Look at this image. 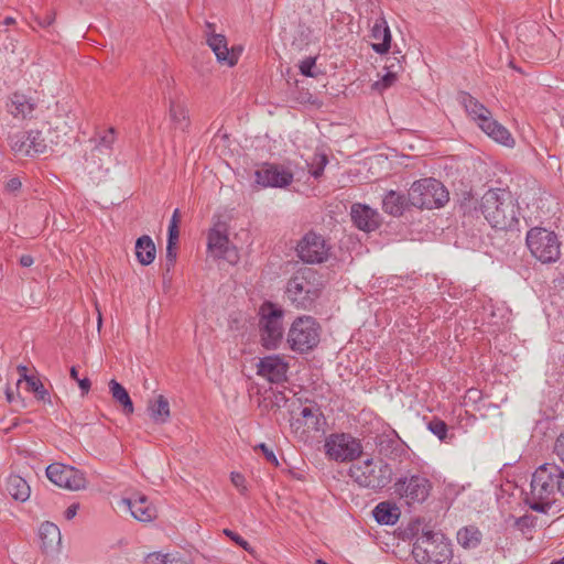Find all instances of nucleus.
Here are the masks:
<instances>
[{"mask_svg": "<svg viewBox=\"0 0 564 564\" xmlns=\"http://www.w3.org/2000/svg\"><path fill=\"white\" fill-rule=\"evenodd\" d=\"M479 207L485 219L495 229L508 230L519 223V206L510 191H487L480 199Z\"/></svg>", "mask_w": 564, "mask_h": 564, "instance_id": "1", "label": "nucleus"}, {"mask_svg": "<svg viewBox=\"0 0 564 564\" xmlns=\"http://www.w3.org/2000/svg\"><path fill=\"white\" fill-rule=\"evenodd\" d=\"M562 479V468L553 463L539 466L532 475L531 491L525 499L534 511L545 513L555 501Z\"/></svg>", "mask_w": 564, "mask_h": 564, "instance_id": "2", "label": "nucleus"}, {"mask_svg": "<svg viewBox=\"0 0 564 564\" xmlns=\"http://www.w3.org/2000/svg\"><path fill=\"white\" fill-rule=\"evenodd\" d=\"M324 289L321 275L315 269L301 268L288 281L285 295L296 308L310 310Z\"/></svg>", "mask_w": 564, "mask_h": 564, "instance_id": "3", "label": "nucleus"}, {"mask_svg": "<svg viewBox=\"0 0 564 564\" xmlns=\"http://www.w3.org/2000/svg\"><path fill=\"white\" fill-rule=\"evenodd\" d=\"M459 102L471 120L492 140L506 147H512L514 139L509 130L495 120L488 108L468 93H460Z\"/></svg>", "mask_w": 564, "mask_h": 564, "instance_id": "4", "label": "nucleus"}, {"mask_svg": "<svg viewBox=\"0 0 564 564\" xmlns=\"http://www.w3.org/2000/svg\"><path fill=\"white\" fill-rule=\"evenodd\" d=\"M348 475L359 487L378 491L390 484L393 471L387 462L368 457L352 463Z\"/></svg>", "mask_w": 564, "mask_h": 564, "instance_id": "5", "label": "nucleus"}, {"mask_svg": "<svg viewBox=\"0 0 564 564\" xmlns=\"http://www.w3.org/2000/svg\"><path fill=\"white\" fill-rule=\"evenodd\" d=\"M412 554L419 564H446L453 553L451 543L444 534L429 530L416 538Z\"/></svg>", "mask_w": 564, "mask_h": 564, "instance_id": "6", "label": "nucleus"}, {"mask_svg": "<svg viewBox=\"0 0 564 564\" xmlns=\"http://www.w3.org/2000/svg\"><path fill=\"white\" fill-rule=\"evenodd\" d=\"M325 424L326 420L321 406L314 401L306 400L291 413V432L302 442H307L316 433L324 432Z\"/></svg>", "mask_w": 564, "mask_h": 564, "instance_id": "7", "label": "nucleus"}, {"mask_svg": "<svg viewBox=\"0 0 564 564\" xmlns=\"http://www.w3.org/2000/svg\"><path fill=\"white\" fill-rule=\"evenodd\" d=\"M411 206L420 209L443 207L449 199L448 191L433 177L415 181L408 192Z\"/></svg>", "mask_w": 564, "mask_h": 564, "instance_id": "8", "label": "nucleus"}, {"mask_svg": "<svg viewBox=\"0 0 564 564\" xmlns=\"http://www.w3.org/2000/svg\"><path fill=\"white\" fill-rule=\"evenodd\" d=\"M258 315L259 334L263 347L276 349L284 336L283 310L271 302H264L259 307Z\"/></svg>", "mask_w": 564, "mask_h": 564, "instance_id": "9", "label": "nucleus"}, {"mask_svg": "<svg viewBox=\"0 0 564 564\" xmlns=\"http://www.w3.org/2000/svg\"><path fill=\"white\" fill-rule=\"evenodd\" d=\"M321 330V325L314 317H296L288 332V345L293 351L307 352L318 345Z\"/></svg>", "mask_w": 564, "mask_h": 564, "instance_id": "10", "label": "nucleus"}, {"mask_svg": "<svg viewBox=\"0 0 564 564\" xmlns=\"http://www.w3.org/2000/svg\"><path fill=\"white\" fill-rule=\"evenodd\" d=\"M525 240L531 254L540 262L553 263L560 259L561 243L553 231L534 227L528 231Z\"/></svg>", "mask_w": 564, "mask_h": 564, "instance_id": "11", "label": "nucleus"}, {"mask_svg": "<svg viewBox=\"0 0 564 564\" xmlns=\"http://www.w3.org/2000/svg\"><path fill=\"white\" fill-rule=\"evenodd\" d=\"M325 454L335 462H354L362 454L360 441L348 433L329 434L324 444Z\"/></svg>", "mask_w": 564, "mask_h": 564, "instance_id": "12", "label": "nucleus"}, {"mask_svg": "<svg viewBox=\"0 0 564 564\" xmlns=\"http://www.w3.org/2000/svg\"><path fill=\"white\" fill-rule=\"evenodd\" d=\"M393 489L406 505L422 503L429 498L432 484L425 476L416 474L400 477L394 482Z\"/></svg>", "mask_w": 564, "mask_h": 564, "instance_id": "13", "label": "nucleus"}, {"mask_svg": "<svg viewBox=\"0 0 564 564\" xmlns=\"http://www.w3.org/2000/svg\"><path fill=\"white\" fill-rule=\"evenodd\" d=\"M47 478L61 488L72 491L86 487L85 475L77 468L59 463H54L46 468Z\"/></svg>", "mask_w": 564, "mask_h": 564, "instance_id": "14", "label": "nucleus"}, {"mask_svg": "<svg viewBox=\"0 0 564 564\" xmlns=\"http://www.w3.org/2000/svg\"><path fill=\"white\" fill-rule=\"evenodd\" d=\"M329 246L325 239L313 231L307 232L297 243L299 258L306 263H322L329 257Z\"/></svg>", "mask_w": 564, "mask_h": 564, "instance_id": "15", "label": "nucleus"}, {"mask_svg": "<svg viewBox=\"0 0 564 564\" xmlns=\"http://www.w3.org/2000/svg\"><path fill=\"white\" fill-rule=\"evenodd\" d=\"M208 252L216 259H225L234 263L238 259L237 250L230 245L226 224H216L208 232Z\"/></svg>", "mask_w": 564, "mask_h": 564, "instance_id": "16", "label": "nucleus"}, {"mask_svg": "<svg viewBox=\"0 0 564 564\" xmlns=\"http://www.w3.org/2000/svg\"><path fill=\"white\" fill-rule=\"evenodd\" d=\"M256 182L263 187H285L293 181V174L278 165H264L254 173Z\"/></svg>", "mask_w": 564, "mask_h": 564, "instance_id": "17", "label": "nucleus"}, {"mask_svg": "<svg viewBox=\"0 0 564 564\" xmlns=\"http://www.w3.org/2000/svg\"><path fill=\"white\" fill-rule=\"evenodd\" d=\"M120 505L138 521L151 522L156 518L155 507L142 494H135L132 498H122Z\"/></svg>", "mask_w": 564, "mask_h": 564, "instance_id": "18", "label": "nucleus"}, {"mask_svg": "<svg viewBox=\"0 0 564 564\" xmlns=\"http://www.w3.org/2000/svg\"><path fill=\"white\" fill-rule=\"evenodd\" d=\"M258 375L272 383H280L286 379L288 364L278 355L267 356L258 362Z\"/></svg>", "mask_w": 564, "mask_h": 564, "instance_id": "19", "label": "nucleus"}, {"mask_svg": "<svg viewBox=\"0 0 564 564\" xmlns=\"http://www.w3.org/2000/svg\"><path fill=\"white\" fill-rule=\"evenodd\" d=\"M351 219L356 227L364 231H373L380 226V216L368 205L356 203L351 206Z\"/></svg>", "mask_w": 564, "mask_h": 564, "instance_id": "20", "label": "nucleus"}, {"mask_svg": "<svg viewBox=\"0 0 564 564\" xmlns=\"http://www.w3.org/2000/svg\"><path fill=\"white\" fill-rule=\"evenodd\" d=\"M41 549L46 554H55L61 551L62 535L58 527L52 522H44L40 530Z\"/></svg>", "mask_w": 564, "mask_h": 564, "instance_id": "21", "label": "nucleus"}, {"mask_svg": "<svg viewBox=\"0 0 564 564\" xmlns=\"http://www.w3.org/2000/svg\"><path fill=\"white\" fill-rule=\"evenodd\" d=\"M207 45L212 48L214 54L216 55L217 61L220 64L227 66H234L237 64L239 58V53L235 51V48L229 50L227 39L224 34L221 35H213L208 39Z\"/></svg>", "mask_w": 564, "mask_h": 564, "instance_id": "22", "label": "nucleus"}, {"mask_svg": "<svg viewBox=\"0 0 564 564\" xmlns=\"http://www.w3.org/2000/svg\"><path fill=\"white\" fill-rule=\"evenodd\" d=\"M371 37L375 42L371 44L372 50L378 54H384L391 46V32L383 17L376 20L371 29Z\"/></svg>", "mask_w": 564, "mask_h": 564, "instance_id": "23", "label": "nucleus"}, {"mask_svg": "<svg viewBox=\"0 0 564 564\" xmlns=\"http://www.w3.org/2000/svg\"><path fill=\"white\" fill-rule=\"evenodd\" d=\"M36 104L34 100L23 94L14 93L10 97V102L8 104V111L18 119H26L32 116Z\"/></svg>", "mask_w": 564, "mask_h": 564, "instance_id": "24", "label": "nucleus"}, {"mask_svg": "<svg viewBox=\"0 0 564 564\" xmlns=\"http://www.w3.org/2000/svg\"><path fill=\"white\" fill-rule=\"evenodd\" d=\"M54 132L48 130L47 135H44V133L40 130H30V144L32 145V152L33 158L45 154L48 151H52L53 145H56L59 143V137L55 135V138H48V135L53 134Z\"/></svg>", "mask_w": 564, "mask_h": 564, "instance_id": "25", "label": "nucleus"}, {"mask_svg": "<svg viewBox=\"0 0 564 564\" xmlns=\"http://www.w3.org/2000/svg\"><path fill=\"white\" fill-rule=\"evenodd\" d=\"M409 204L408 196L395 191H389L382 199V209L391 216L399 217Z\"/></svg>", "mask_w": 564, "mask_h": 564, "instance_id": "26", "label": "nucleus"}, {"mask_svg": "<svg viewBox=\"0 0 564 564\" xmlns=\"http://www.w3.org/2000/svg\"><path fill=\"white\" fill-rule=\"evenodd\" d=\"M155 245L148 235L141 236L135 241V256L142 265L151 264L155 259Z\"/></svg>", "mask_w": 564, "mask_h": 564, "instance_id": "27", "label": "nucleus"}, {"mask_svg": "<svg viewBox=\"0 0 564 564\" xmlns=\"http://www.w3.org/2000/svg\"><path fill=\"white\" fill-rule=\"evenodd\" d=\"M148 412L153 422L163 424L170 417V403L167 399L160 394L148 403Z\"/></svg>", "mask_w": 564, "mask_h": 564, "instance_id": "28", "label": "nucleus"}, {"mask_svg": "<svg viewBox=\"0 0 564 564\" xmlns=\"http://www.w3.org/2000/svg\"><path fill=\"white\" fill-rule=\"evenodd\" d=\"M7 490L13 499L22 502L29 499L31 492L26 480L19 475H10L8 477Z\"/></svg>", "mask_w": 564, "mask_h": 564, "instance_id": "29", "label": "nucleus"}, {"mask_svg": "<svg viewBox=\"0 0 564 564\" xmlns=\"http://www.w3.org/2000/svg\"><path fill=\"white\" fill-rule=\"evenodd\" d=\"M373 518L380 524L392 525L398 522L400 510L389 502H380L373 509Z\"/></svg>", "mask_w": 564, "mask_h": 564, "instance_id": "30", "label": "nucleus"}, {"mask_svg": "<svg viewBox=\"0 0 564 564\" xmlns=\"http://www.w3.org/2000/svg\"><path fill=\"white\" fill-rule=\"evenodd\" d=\"M109 390L113 400L122 406L123 414L131 415L134 412V406L126 388L115 379H111Z\"/></svg>", "mask_w": 564, "mask_h": 564, "instance_id": "31", "label": "nucleus"}, {"mask_svg": "<svg viewBox=\"0 0 564 564\" xmlns=\"http://www.w3.org/2000/svg\"><path fill=\"white\" fill-rule=\"evenodd\" d=\"M29 139V131H19L9 137V145L15 155L33 158Z\"/></svg>", "mask_w": 564, "mask_h": 564, "instance_id": "32", "label": "nucleus"}, {"mask_svg": "<svg viewBox=\"0 0 564 564\" xmlns=\"http://www.w3.org/2000/svg\"><path fill=\"white\" fill-rule=\"evenodd\" d=\"M457 541L465 549H474L481 541V532L474 525L462 528L457 532Z\"/></svg>", "mask_w": 564, "mask_h": 564, "instance_id": "33", "label": "nucleus"}, {"mask_svg": "<svg viewBox=\"0 0 564 564\" xmlns=\"http://www.w3.org/2000/svg\"><path fill=\"white\" fill-rule=\"evenodd\" d=\"M170 118L182 130H185L188 124V111L183 104L174 100L170 101Z\"/></svg>", "mask_w": 564, "mask_h": 564, "instance_id": "34", "label": "nucleus"}, {"mask_svg": "<svg viewBox=\"0 0 564 564\" xmlns=\"http://www.w3.org/2000/svg\"><path fill=\"white\" fill-rule=\"evenodd\" d=\"M117 139L115 128L110 127L98 135L96 139L95 149L99 152H109L112 150L113 143Z\"/></svg>", "mask_w": 564, "mask_h": 564, "instance_id": "35", "label": "nucleus"}, {"mask_svg": "<svg viewBox=\"0 0 564 564\" xmlns=\"http://www.w3.org/2000/svg\"><path fill=\"white\" fill-rule=\"evenodd\" d=\"M28 389L33 392L37 400L43 402H51L47 390L36 377H30L26 382Z\"/></svg>", "mask_w": 564, "mask_h": 564, "instance_id": "36", "label": "nucleus"}, {"mask_svg": "<svg viewBox=\"0 0 564 564\" xmlns=\"http://www.w3.org/2000/svg\"><path fill=\"white\" fill-rule=\"evenodd\" d=\"M427 429L431 431L441 442H447L448 427L447 424L440 419L434 417L427 423Z\"/></svg>", "mask_w": 564, "mask_h": 564, "instance_id": "37", "label": "nucleus"}, {"mask_svg": "<svg viewBox=\"0 0 564 564\" xmlns=\"http://www.w3.org/2000/svg\"><path fill=\"white\" fill-rule=\"evenodd\" d=\"M398 74L387 70V73L375 83V88L378 90H384L391 87L397 82Z\"/></svg>", "mask_w": 564, "mask_h": 564, "instance_id": "38", "label": "nucleus"}, {"mask_svg": "<svg viewBox=\"0 0 564 564\" xmlns=\"http://www.w3.org/2000/svg\"><path fill=\"white\" fill-rule=\"evenodd\" d=\"M401 58L403 59L404 56L399 57V56H397V53L394 52L393 56L387 57L384 69L398 74L399 72H401L403 69Z\"/></svg>", "mask_w": 564, "mask_h": 564, "instance_id": "39", "label": "nucleus"}, {"mask_svg": "<svg viewBox=\"0 0 564 564\" xmlns=\"http://www.w3.org/2000/svg\"><path fill=\"white\" fill-rule=\"evenodd\" d=\"M6 399L15 411L24 408V401L21 399L19 392L13 391L11 388L6 389Z\"/></svg>", "mask_w": 564, "mask_h": 564, "instance_id": "40", "label": "nucleus"}, {"mask_svg": "<svg viewBox=\"0 0 564 564\" xmlns=\"http://www.w3.org/2000/svg\"><path fill=\"white\" fill-rule=\"evenodd\" d=\"M224 534L227 535L231 541H234L236 544L241 546L247 552H249V553L252 552V547L250 546V544L243 538H241L238 533H236L229 529H225Z\"/></svg>", "mask_w": 564, "mask_h": 564, "instance_id": "41", "label": "nucleus"}, {"mask_svg": "<svg viewBox=\"0 0 564 564\" xmlns=\"http://www.w3.org/2000/svg\"><path fill=\"white\" fill-rule=\"evenodd\" d=\"M316 64L315 57H306L300 63V72L302 75L306 77H315V74L313 73V68Z\"/></svg>", "mask_w": 564, "mask_h": 564, "instance_id": "42", "label": "nucleus"}, {"mask_svg": "<svg viewBox=\"0 0 564 564\" xmlns=\"http://www.w3.org/2000/svg\"><path fill=\"white\" fill-rule=\"evenodd\" d=\"M257 449L261 451V453L263 454V456L265 457V459L269 463H271L274 466L279 465V460H278L274 452L267 444L260 443V444L256 445L254 451H257Z\"/></svg>", "mask_w": 564, "mask_h": 564, "instance_id": "43", "label": "nucleus"}, {"mask_svg": "<svg viewBox=\"0 0 564 564\" xmlns=\"http://www.w3.org/2000/svg\"><path fill=\"white\" fill-rule=\"evenodd\" d=\"M176 261L175 243L167 242L166 246V270L170 271Z\"/></svg>", "mask_w": 564, "mask_h": 564, "instance_id": "44", "label": "nucleus"}, {"mask_svg": "<svg viewBox=\"0 0 564 564\" xmlns=\"http://www.w3.org/2000/svg\"><path fill=\"white\" fill-rule=\"evenodd\" d=\"M230 479L232 485L237 489H239L241 494H245L247 491L246 478L243 477V475L232 471L230 475Z\"/></svg>", "mask_w": 564, "mask_h": 564, "instance_id": "45", "label": "nucleus"}, {"mask_svg": "<svg viewBox=\"0 0 564 564\" xmlns=\"http://www.w3.org/2000/svg\"><path fill=\"white\" fill-rule=\"evenodd\" d=\"M328 160H327V156L326 155H319L317 158V162H316V165L314 166V169L311 171V174L315 177V178H318L322 176L323 172H324V169L327 164Z\"/></svg>", "mask_w": 564, "mask_h": 564, "instance_id": "46", "label": "nucleus"}, {"mask_svg": "<svg viewBox=\"0 0 564 564\" xmlns=\"http://www.w3.org/2000/svg\"><path fill=\"white\" fill-rule=\"evenodd\" d=\"M22 187V182L19 177H12L6 183V191L11 194H17Z\"/></svg>", "mask_w": 564, "mask_h": 564, "instance_id": "47", "label": "nucleus"}, {"mask_svg": "<svg viewBox=\"0 0 564 564\" xmlns=\"http://www.w3.org/2000/svg\"><path fill=\"white\" fill-rule=\"evenodd\" d=\"M554 453L564 463V432L560 434L554 445Z\"/></svg>", "mask_w": 564, "mask_h": 564, "instance_id": "48", "label": "nucleus"}, {"mask_svg": "<svg viewBox=\"0 0 564 564\" xmlns=\"http://www.w3.org/2000/svg\"><path fill=\"white\" fill-rule=\"evenodd\" d=\"M514 525L523 531L527 528L533 527V518L529 516L520 517L516 519Z\"/></svg>", "mask_w": 564, "mask_h": 564, "instance_id": "49", "label": "nucleus"}, {"mask_svg": "<svg viewBox=\"0 0 564 564\" xmlns=\"http://www.w3.org/2000/svg\"><path fill=\"white\" fill-rule=\"evenodd\" d=\"M55 17H56L55 11L51 10V11L46 12L44 17L39 18L37 22L41 26L47 28L53 24V22L55 21Z\"/></svg>", "mask_w": 564, "mask_h": 564, "instance_id": "50", "label": "nucleus"}, {"mask_svg": "<svg viewBox=\"0 0 564 564\" xmlns=\"http://www.w3.org/2000/svg\"><path fill=\"white\" fill-rule=\"evenodd\" d=\"M394 444H397V443L392 438H388V437H383V436L380 437V440L378 442L380 453L386 452L389 447H391Z\"/></svg>", "mask_w": 564, "mask_h": 564, "instance_id": "51", "label": "nucleus"}, {"mask_svg": "<svg viewBox=\"0 0 564 564\" xmlns=\"http://www.w3.org/2000/svg\"><path fill=\"white\" fill-rule=\"evenodd\" d=\"M164 564H192V563L185 558L180 557V556L166 555L164 558Z\"/></svg>", "mask_w": 564, "mask_h": 564, "instance_id": "52", "label": "nucleus"}, {"mask_svg": "<svg viewBox=\"0 0 564 564\" xmlns=\"http://www.w3.org/2000/svg\"><path fill=\"white\" fill-rule=\"evenodd\" d=\"M204 34L206 36V41H208L213 35H220L219 33H216V25L210 22H205Z\"/></svg>", "mask_w": 564, "mask_h": 564, "instance_id": "53", "label": "nucleus"}, {"mask_svg": "<svg viewBox=\"0 0 564 564\" xmlns=\"http://www.w3.org/2000/svg\"><path fill=\"white\" fill-rule=\"evenodd\" d=\"M178 235H180V231H178V227L177 226H175V227L174 226H169L167 242L176 245V241L178 239Z\"/></svg>", "mask_w": 564, "mask_h": 564, "instance_id": "54", "label": "nucleus"}, {"mask_svg": "<svg viewBox=\"0 0 564 564\" xmlns=\"http://www.w3.org/2000/svg\"><path fill=\"white\" fill-rule=\"evenodd\" d=\"M77 383L82 390L83 395L87 394L89 392L91 384H90V380L88 378H84V379L79 378L77 380Z\"/></svg>", "mask_w": 564, "mask_h": 564, "instance_id": "55", "label": "nucleus"}, {"mask_svg": "<svg viewBox=\"0 0 564 564\" xmlns=\"http://www.w3.org/2000/svg\"><path fill=\"white\" fill-rule=\"evenodd\" d=\"M78 508L79 506L77 503H73L70 505L66 510H65V518L67 520H72L76 514H77V511H78Z\"/></svg>", "mask_w": 564, "mask_h": 564, "instance_id": "56", "label": "nucleus"}, {"mask_svg": "<svg viewBox=\"0 0 564 564\" xmlns=\"http://www.w3.org/2000/svg\"><path fill=\"white\" fill-rule=\"evenodd\" d=\"M18 371L20 373V379L18 380V383L21 381L28 382V379H30L31 376L28 375V368L23 365L18 366Z\"/></svg>", "mask_w": 564, "mask_h": 564, "instance_id": "57", "label": "nucleus"}, {"mask_svg": "<svg viewBox=\"0 0 564 564\" xmlns=\"http://www.w3.org/2000/svg\"><path fill=\"white\" fill-rule=\"evenodd\" d=\"M19 262L22 267H31L34 263V259L30 254H23L20 257Z\"/></svg>", "mask_w": 564, "mask_h": 564, "instance_id": "58", "label": "nucleus"}, {"mask_svg": "<svg viewBox=\"0 0 564 564\" xmlns=\"http://www.w3.org/2000/svg\"><path fill=\"white\" fill-rule=\"evenodd\" d=\"M471 203H473V197L470 196V194H468V196L465 197L460 204V208L464 210V213H466L468 210Z\"/></svg>", "mask_w": 564, "mask_h": 564, "instance_id": "59", "label": "nucleus"}, {"mask_svg": "<svg viewBox=\"0 0 564 564\" xmlns=\"http://www.w3.org/2000/svg\"><path fill=\"white\" fill-rule=\"evenodd\" d=\"M178 221H180V212H178V209H175L169 226H174V227L177 226L178 227Z\"/></svg>", "mask_w": 564, "mask_h": 564, "instance_id": "60", "label": "nucleus"}, {"mask_svg": "<svg viewBox=\"0 0 564 564\" xmlns=\"http://www.w3.org/2000/svg\"><path fill=\"white\" fill-rule=\"evenodd\" d=\"M69 375H70V378L77 382L79 377H78V370L76 369V367L70 368Z\"/></svg>", "mask_w": 564, "mask_h": 564, "instance_id": "61", "label": "nucleus"}, {"mask_svg": "<svg viewBox=\"0 0 564 564\" xmlns=\"http://www.w3.org/2000/svg\"><path fill=\"white\" fill-rule=\"evenodd\" d=\"M558 492L564 496V469H562V479L558 487Z\"/></svg>", "mask_w": 564, "mask_h": 564, "instance_id": "62", "label": "nucleus"}, {"mask_svg": "<svg viewBox=\"0 0 564 564\" xmlns=\"http://www.w3.org/2000/svg\"><path fill=\"white\" fill-rule=\"evenodd\" d=\"M13 23H15V19H14V18H12V17H8V18H6V19L3 20V24H4V25H11V24H13Z\"/></svg>", "mask_w": 564, "mask_h": 564, "instance_id": "63", "label": "nucleus"}, {"mask_svg": "<svg viewBox=\"0 0 564 564\" xmlns=\"http://www.w3.org/2000/svg\"><path fill=\"white\" fill-rule=\"evenodd\" d=\"M101 324H102V317H101V313L98 311V318H97V327H98V329H100Z\"/></svg>", "mask_w": 564, "mask_h": 564, "instance_id": "64", "label": "nucleus"}]
</instances>
